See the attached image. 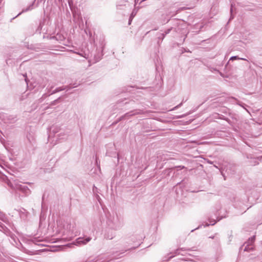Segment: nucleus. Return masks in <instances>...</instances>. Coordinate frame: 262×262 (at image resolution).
I'll return each instance as SVG.
<instances>
[{
	"label": "nucleus",
	"instance_id": "f257e3e1",
	"mask_svg": "<svg viewBox=\"0 0 262 262\" xmlns=\"http://www.w3.org/2000/svg\"><path fill=\"white\" fill-rule=\"evenodd\" d=\"M68 4L70 9L73 13L74 20L77 21L79 19H81V17L79 13L74 11L73 1L68 0Z\"/></svg>",
	"mask_w": 262,
	"mask_h": 262
},
{
	"label": "nucleus",
	"instance_id": "f03ea898",
	"mask_svg": "<svg viewBox=\"0 0 262 262\" xmlns=\"http://www.w3.org/2000/svg\"><path fill=\"white\" fill-rule=\"evenodd\" d=\"M8 184L11 188L14 190H18L23 192H26L27 190H29L27 186L20 184L13 185L11 183H8Z\"/></svg>",
	"mask_w": 262,
	"mask_h": 262
},
{
	"label": "nucleus",
	"instance_id": "7ed1b4c3",
	"mask_svg": "<svg viewBox=\"0 0 262 262\" xmlns=\"http://www.w3.org/2000/svg\"><path fill=\"white\" fill-rule=\"evenodd\" d=\"M134 87L130 85L124 86L117 90V92H116L117 94L126 93V92H132V89Z\"/></svg>",
	"mask_w": 262,
	"mask_h": 262
},
{
	"label": "nucleus",
	"instance_id": "20e7f679",
	"mask_svg": "<svg viewBox=\"0 0 262 262\" xmlns=\"http://www.w3.org/2000/svg\"><path fill=\"white\" fill-rule=\"evenodd\" d=\"M67 87L68 86H62V87H59V88H54V87H51L48 92L49 96H50V95L55 94L56 93L59 92L63 90H64L67 88Z\"/></svg>",
	"mask_w": 262,
	"mask_h": 262
},
{
	"label": "nucleus",
	"instance_id": "39448f33",
	"mask_svg": "<svg viewBox=\"0 0 262 262\" xmlns=\"http://www.w3.org/2000/svg\"><path fill=\"white\" fill-rule=\"evenodd\" d=\"M16 211L18 212L19 216L21 219L24 220L27 219L29 212L25 209L21 208L19 209H17Z\"/></svg>",
	"mask_w": 262,
	"mask_h": 262
},
{
	"label": "nucleus",
	"instance_id": "423d86ee",
	"mask_svg": "<svg viewBox=\"0 0 262 262\" xmlns=\"http://www.w3.org/2000/svg\"><path fill=\"white\" fill-rule=\"evenodd\" d=\"M91 239V238L89 237H86V238L84 239L82 237H79L76 239V245H85L89 242H90Z\"/></svg>",
	"mask_w": 262,
	"mask_h": 262
},
{
	"label": "nucleus",
	"instance_id": "0eeeda50",
	"mask_svg": "<svg viewBox=\"0 0 262 262\" xmlns=\"http://www.w3.org/2000/svg\"><path fill=\"white\" fill-rule=\"evenodd\" d=\"M255 236H253L250 237L248 239V240L243 245V246H245V245H248L249 246H250L251 247H253V245L255 242Z\"/></svg>",
	"mask_w": 262,
	"mask_h": 262
},
{
	"label": "nucleus",
	"instance_id": "6e6552de",
	"mask_svg": "<svg viewBox=\"0 0 262 262\" xmlns=\"http://www.w3.org/2000/svg\"><path fill=\"white\" fill-rule=\"evenodd\" d=\"M115 236V233L112 230H109L107 233L104 235L105 238L107 239H112Z\"/></svg>",
	"mask_w": 262,
	"mask_h": 262
},
{
	"label": "nucleus",
	"instance_id": "1a4fd4ad",
	"mask_svg": "<svg viewBox=\"0 0 262 262\" xmlns=\"http://www.w3.org/2000/svg\"><path fill=\"white\" fill-rule=\"evenodd\" d=\"M34 3V2L32 3L29 6H28L27 8L23 9L22 11L18 14V15H20L23 13L32 10L33 9Z\"/></svg>",
	"mask_w": 262,
	"mask_h": 262
},
{
	"label": "nucleus",
	"instance_id": "9d476101",
	"mask_svg": "<svg viewBox=\"0 0 262 262\" xmlns=\"http://www.w3.org/2000/svg\"><path fill=\"white\" fill-rule=\"evenodd\" d=\"M242 248H244V251H247V252H250V251H252L254 250V247H251V246H249L248 245H245V246H242L241 247V249H242Z\"/></svg>",
	"mask_w": 262,
	"mask_h": 262
},
{
	"label": "nucleus",
	"instance_id": "9b49d317",
	"mask_svg": "<svg viewBox=\"0 0 262 262\" xmlns=\"http://www.w3.org/2000/svg\"><path fill=\"white\" fill-rule=\"evenodd\" d=\"M74 53L79 55L80 56L84 57L85 59H88L89 58V54L85 53L84 52H74Z\"/></svg>",
	"mask_w": 262,
	"mask_h": 262
},
{
	"label": "nucleus",
	"instance_id": "f8f14e48",
	"mask_svg": "<svg viewBox=\"0 0 262 262\" xmlns=\"http://www.w3.org/2000/svg\"><path fill=\"white\" fill-rule=\"evenodd\" d=\"M139 112H136V113H133V112H130L126 113L123 117H130V116L135 115L139 114Z\"/></svg>",
	"mask_w": 262,
	"mask_h": 262
},
{
	"label": "nucleus",
	"instance_id": "ddd939ff",
	"mask_svg": "<svg viewBox=\"0 0 262 262\" xmlns=\"http://www.w3.org/2000/svg\"><path fill=\"white\" fill-rule=\"evenodd\" d=\"M217 233H215L213 236H210L209 237V238L215 239L216 243H219L220 242V239L219 237H216V235Z\"/></svg>",
	"mask_w": 262,
	"mask_h": 262
},
{
	"label": "nucleus",
	"instance_id": "4468645a",
	"mask_svg": "<svg viewBox=\"0 0 262 262\" xmlns=\"http://www.w3.org/2000/svg\"><path fill=\"white\" fill-rule=\"evenodd\" d=\"M79 84H80L79 83H73V84H70V85L68 86V87L69 88V89L74 88L77 87Z\"/></svg>",
	"mask_w": 262,
	"mask_h": 262
},
{
	"label": "nucleus",
	"instance_id": "2eb2a0df",
	"mask_svg": "<svg viewBox=\"0 0 262 262\" xmlns=\"http://www.w3.org/2000/svg\"><path fill=\"white\" fill-rule=\"evenodd\" d=\"M136 13H137V11L135 9H134L133 11L132 14H130V18H133V17L136 15Z\"/></svg>",
	"mask_w": 262,
	"mask_h": 262
},
{
	"label": "nucleus",
	"instance_id": "dca6fc26",
	"mask_svg": "<svg viewBox=\"0 0 262 262\" xmlns=\"http://www.w3.org/2000/svg\"><path fill=\"white\" fill-rule=\"evenodd\" d=\"M171 30V28H170V29H167V30L165 32V34H162V39H163V38L164 37V36H165V35H166V34H168V33L170 32Z\"/></svg>",
	"mask_w": 262,
	"mask_h": 262
},
{
	"label": "nucleus",
	"instance_id": "f3484780",
	"mask_svg": "<svg viewBox=\"0 0 262 262\" xmlns=\"http://www.w3.org/2000/svg\"><path fill=\"white\" fill-rule=\"evenodd\" d=\"M238 58H239V57H238V56H232V57L230 58V60H234V59H238Z\"/></svg>",
	"mask_w": 262,
	"mask_h": 262
},
{
	"label": "nucleus",
	"instance_id": "a211bd4d",
	"mask_svg": "<svg viewBox=\"0 0 262 262\" xmlns=\"http://www.w3.org/2000/svg\"><path fill=\"white\" fill-rule=\"evenodd\" d=\"M233 11V4L231 3V8H230V12L231 14H232Z\"/></svg>",
	"mask_w": 262,
	"mask_h": 262
},
{
	"label": "nucleus",
	"instance_id": "6ab92c4d",
	"mask_svg": "<svg viewBox=\"0 0 262 262\" xmlns=\"http://www.w3.org/2000/svg\"><path fill=\"white\" fill-rule=\"evenodd\" d=\"M52 128L53 132L54 133H57L58 131V129L55 130L54 128H53V127Z\"/></svg>",
	"mask_w": 262,
	"mask_h": 262
},
{
	"label": "nucleus",
	"instance_id": "aec40b11",
	"mask_svg": "<svg viewBox=\"0 0 262 262\" xmlns=\"http://www.w3.org/2000/svg\"><path fill=\"white\" fill-rule=\"evenodd\" d=\"M179 249L177 250L176 251V252H175V254H176V255L179 254H180V253L179 252Z\"/></svg>",
	"mask_w": 262,
	"mask_h": 262
},
{
	"label": "nucleus",
	"instance_id": "412c9836",
	"mask_svg": "<svg viewBox=\"0 0 262 262\" xmlns=\"http://www.w3.org/2000/svg\"><path fill=\"white\" fill-rule=\"evenodd\" d=\"M133 18H129L128 24L130 25Z\"/></svg>",
	"mask_w": 262,
	"mask_h": 262
},
{
	"label": "nucleus",
	"instance_id": "4be33fe9",
	"mask_svg": "<svg viewBox=\"0 0 262 262\" xmlns=\"http://www.w3.org/2000/svg\"><path fill=\"white\" fill-rule=\"evenodd\" d=\"M181 104H182V103H180L179 105H177V106H176V107H174V109H176V108H178V107H179V106L181 105Z\"/></svg>",
	"mask_w": 262,
	"mask_h": 262
},
{
	"label": "nucleus",
	"instance_id": "5701e85b",
	"mask_svg": "<svg viewBox=\"0 0 262 262\" xmlns=\"http://www.w3.org/2000/svg\"><path fill=\"white\" fill-rule=\"evenodd\" d=\"M139 0H135V6L137 5V3L138 2Z\"/></svg>",
	"mask_w": 262,
	"mask_h": 262
},
{
	"label": "nucleus",
	"instance_id": "b1692460",
	"mask_svg": "<svg viewBox=\"0 0 262 262\" xmlns=\"http://www.w3.org/2000/svg\"><path fill=\"white\" fill-rule=\"evenodd\" d=\"M238 59L243 60H246V59L243 58H239Z\"/></svg>",
	"mask_w": 262,
	"mask_h": 262
},
{
	"label": "nucleus",
	"instance_id": "393cba45",
	"mask_svg": "<svg viewBox=\"0 0 262 262\" xmlns=\"http://www.w3.org/2000/svg\"><path fill=\"white\" fill-rule=\"evenodd\" d=\"M58 102V99H56L54 101V104H56V102Z\"/></svg>",
	"mask_w": 262,
	"mask_h": 262
},
{
	"label": "nucleus",
	"instance_id": "a878e982",
	"mask_svg": "<svg viewBox=\"0 0 262 262\" xmlns=\"http://www.w3.org/2000/svg\"><path fill=\"white\" fill-rule=\"evenodd\" d=\"M25 81H26V82L27 83V84H28V81H27V79H26V78L25 79Z\"/></svg>",
	"mask_w": 262,
	"mask_h": 262
},
{
	"label": "nucleus",
	"instance_id": "bb28decb",
	"mask_svg": "<svg viewBox=\"0 0 262 262\" xmlns=\"http://www.w3.org/2000/svg\"><path fill=\"white\" fill-rule=\"evenodd\" d=\"M173 257H174V255H172V256H170L169 258H172Z\"/></svg>",
	"mask_w": 262,
	"mask_h": 262
},
{
	"label": "nucleus",
	"instance_id": "cd10ccee",
	"mask_svg": "<svg viewBox=\"0 0 262 262\" xmlns=\"http://www.w3.org/2000/svg\"><path fill=\"white\" fill-rule=\"evenodd\" d=\"M215 224V222H214L212 224H211L212 225H213Z\"/></svg>",
	"mask_w": 262,
	"mask_h": 262
},
{
	"label": "nucleus",
	"instance_id": "c85d7f7f",
	"mask_svg": "<svg viewBox=\"0 0 262 262\" xmlns=\"http://www.w3.org/2000/svg\"><path fill=\"white\" fill-rule=\"evenodd\" d=\"M233 17H232V15H231L230 18H229V20H231V19Z\"/></svg>",
	"mask_w": 262,
	"mask_h": 262
},
{
	"label": "nucleus",
	"instance_id": "c756f323",
	"mask_svg": "<svg viewBox=\"0 0 262 262\" xmlns=\"http://www.w3.org/2000/svg\"><path fill=\"white\" fill-rule=\"evenodd\" d=\"M145 1V0H142V1H141V2H144V1Z\"/></svg>",
	"mask_w": 262,
	"mask_h": 262
},
{
	"label": "nucleus",
	"instance_id": "7c9ffc66",
	"mask_svg": "<svg viewBox=\"0 0 262 262\" xmlns=\"http://www.w3.org/2000/svg\"><path fill=\"white\" fill-rule=\"evenodd\" d=\"M169 20V19H167V20H166V23H167Z\"/></svg>",
	"mask_w": 262,
	"mask_h": 262
},
{
	"label": "nucleus",
	"instance_id": "2f4dec72",
	"mask_svg": "<svg viewBox=\"0 0 262 262\" xmlns=\"http://www.w3.org/2000/svg\"><path fill=\"white\" fill-rule=\"evenodd\" d=\"M57 98L60 99V98H61V97L59 96Z\"/></svg>",
	"mask_w": 262,
	"mask_h": 262
},
{
	"label": "nucleus",
	"instance_id": "473e14b6",
	"mask_svg": "<svg viewBox=\"0 0 262 262\" xmlns=\"http://www.w3.org/2000/svg\"><path fill=\"white\" fill-rule=\"evenodd\" d=\"M230 98L233 99V98H235L233 97H230Z\"/></svg>",
	"mask_w": 262,
	"mask_h": 262
},
{
	"label": "nucleus",
	"instance_id": "72a5a7b5",
	"mask_svg": "<svg viewBox=\"0 0 262 262\" xmlns=\"http://www.w3.org/2000/svg\"><path fill=\"white\" fill-rule=\"evenodd\" d=\"M185 9V8H181V9H182H182Z\"/></svg>",
	"mask_w": 262,
	"mask_h": 262
},
{
	"label": "nucleus",
	"instance_id": "f704fd0d",
	"mask_svg": "<svg viewBox=\"0 0 262 262\" xmlns=\"http://www.w3.org/2000/svg\"><path fill=\"white\" fill-rule=\"evenodd\" d=\"M261 158H262V157Z\"/></svg>",
	"mask_w": 262,
	"mask_h": 262
}]
</instances>
